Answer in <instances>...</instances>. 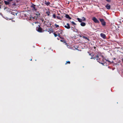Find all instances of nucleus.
<instances>
[{"mask_svg":"<svg viewBox=\"0 0 123 123\" xmlns=\"http://www.w3.org/2000/svg\"><path fill=\"white\" fill-rule=\"evenodd\" d=\"M53 17H54V18H55L56 17V15L55 14H54L53 15Z\"/></svg>","mask_w":123,"mask_h":123,"instance_id":"a878e982","label":"nucleus"},{"mask_svg":"<svg viewBox=\"0 0 123 123\" xmlns=\"http://www.w3.org/2000/svg\"><path fill=\"white\" fill-rule=\"evenodd\" d=\"M82 19H81L82 20V21H85L86 20V18L84 17H82Z\"/></svg>","mask_w":123,"mask_h":123,"instance_id":"6ab92c4d","label":"nucleus"},{"mask_svg":"<svg viewBox=\"0 0 123 123\" xmlns=\"http://www.w3.org/2000/svg\"><path fill=\"white\" fill-rule=\"evenodd\" d=\"M56 18H57L58 19H59L60 20H61L62 19V18H61L59 16H56Z\"/></svg>","mask_w":123,"mask_h":123,"instance_id":"f3484780","label":"nucleus"},{"mask_svg":"<svg viewBox=\"0 0 123 123\" xmlns=\"http://www.w3.org/2000/svg\"><path fill=\"white\" fill-rule=\"evenodd\" d=\"M71 27L72 30L73 31L74 30V28L73 27Z\"/></svg>","mask_w":123,"mask_h":123,"instance_id":"cd10ccee","label":"nucleus"},{"mask_svg":"<svg viewBox=\"0 0 123 123\" xmlns=\"http://www.w3.org/2000/svg\"><path fill=\"white\" fill-rule=\"evenodd\" d=\"M82 37L83 38L85 39H86L88 41H89L90 40L89 39V38H88L87 37H86L84 36H83Z\"/></svg>","mask_w":123,"mask_h":123,"instance_id":"4468645a","label":"nucleus"},{"mask_svg":"<svg viewBox=\"0 0 123 123\" xmlns=\"http://www.w3.org/2000/svg\"><path fill=\"white\" fill-rule=\"evenodd\" d=\"M32 59H31L30 60V61H32Z\"/></svg>","mask_w":123,"mask_h":123,"instance_id":"4c0bfd02","label":"nucleus"},{"mask_svg":"<svg viewBox=\"0 0 123 123\" xmlns=\"http://www.w3.org/2000/svg\"><path fill=\"white\" fill-rule=\"evenodd\" d=\"M99 20L101 22L102 25L103 26H105L106 25V22L103 19L100 18Z\"/></svg>","mask_w":123,"mask_h":123,"instance_id":"7ed1b4c3","label":"nucleus"},{"mask_svg":"<svg viewBox=\"0 0 123 123\" xmlns=\"http://www.w3.org/2000/svg\"><path fill=\"white\" fill-rule=\"evenodd\" d=\"M67 26L66 25H65L64 26V27L67 29H70V27L69 24L68 23H67Z\"/></svg>","mask_w":123,"mask_h":123,"instance_id":"1a4fd4ad","label":"nucleus"},{"mask_svg":"<svg viewBox=\"0 0 123 123\" xmlns=\"http://www.w3.org/2000/svg\"><path fill=\"white\" fill-rule=\"evenodd\" d=\"M105 62V60L104 58H100L99 60V62L102 64H103L104 63V62Z\"/></svg>","mask_w":123,"mask_h":123,"instance_id":"20e7f679","label":"nucleus"},{"mask_svg":"<svg viewBox=\"0 0 123 123\" xmlns=\"http://www.w3.org/2000/svg\"><path fill=\"white\" fill-rule=\"evenodd\" d=\"M67 63L70 64V62L69 61H67L65 64L66 65L67 64Z\"/></svg>","mask_w":123,"mask_h":123,"instance_id":"b1692460","label":"nucleus"},{"mask_svg":"<svg viewBox=\"0 0 123 123\" xmlns=\"http://www.w3.org/2000/svg\"><path fill=\"white\" fill-rule=\"evenodd\" d=\"M50 2L49 1L47 2L46 1H45L44 4L47 6L49 5L50 4Z\"/></svg>","mask_w":123,"mask_h":123,"instance_id":"9b49d317","label":"nucleus"},{"mask_svg":"<svg viewBox=\"0 0 123 123\" xmlns=\"http://www.w3.org/2000/svg\"><path fill=\"white\" fill-rule=\"evenodd\" d=\"M1 8V6H0V8Z\"/></svg>","mask_w":123,"mask_h":123,"instance_id":"58836bf2","label":"nucleus"},{"mask_svg":"<svg viewBox=\"0 0 123 123\" xmlns=\"http://www.w3.org/2000/svg\"><path fill=\"white\" fill-rule=\"evenodd\" d=\"M40 13H39V12H38L37 14H36V15H37L38 17L39 16H40Z\"/></svg>","mask_w":123,"mask_h":123,"instance_id":"393cba45","label":"nucleus"},{"mask_svg":"<svg viewBox=\"0 0 123 123\" xmlns=\"http://www.w3.org/2000/svg\"><path fill=\"white\" fill-rule=\"evenodd\" d=\"M46 13L47 14V15L49 16V15L50 12L49 11L47 12H46Z\"/></svg>","mask_w":123,"mask_h":123,"instance_id":"a211bd4d","label":"nucleus"},{"mask_svg":"<svg viewBox=\"0 0 123 123\" xmlns=\"http://www.w3.org/2000/svg\"><path fill=\"white\" fill-rule=\"evenodd\" d=\"M13 5L15 6L16 4L15 3H14V4H13Z\"/></svg>","mask_w":123,"mask_h":123,"instance_id":"473e14b6","label":"nucleus"},{"mask_svg":"<svg viewBox=\"0 0 123 123\" xmlns=\"http://www.w3.org/2000/svg\"><path fill=\"white\" fill-rule=\"evenodd\" d=\"M122 62L123 61V58L122 59Z\"/></svg>","mask_w":123,"mask_h":123,"instance_id":"e433bc0d","label":"nucleus"},{"mask_svg":"<svg viewBox=\"0 0 123 123\" xmlns=\"http://www.w3.org/2000/svg\"><path fill=\"white\" fill-rule=\"evenodd\" d=\"M30 18H31L30 19H31V18H34V17H31H31H30Z\"/></svg>","mask_w":123,"mask_h":123,"instance_id":"c9c22d12","label":"nucleus"},{"mask_svg":"<svg viewBox=\"0 0 123 123\" xmlns=\"http://www.w3.org/2000/svg\"><path fill=\"white\" fill-rule=\"evenodd\" d=\"M62 31H56L55 32V33L57 34L58 35V36L60 38L61 37H60V34H62Z\"/></svg>","mask_w":123,"mask_h":123,"instance_id":"0eeeda50","label":"nucleus"},{"mask_svg":"<svg viewBox=\"0 0 123 123\" xmlns=\"http://www.w3.org/2000/svg\"><path fill=\"white\" fill-rule=\"evenodd\" d=\"M105 7L108 10L110 9L111 8V6L110 5H109V4H107L105 6Z\"/></svg>","mask_w":123,"mask_h":123,"instance_id":"9d476101","label":"nucleus"},{"mask_svg":"<svg viewBox=\"0 0 123 123\" xmlns=\"http://www.w3.org/2000/svg\"><path fill=\"white\" fill-rule=\"evenodd\" d=\"M65 17L68 19H71V18L70 17V16L68 14H66L65 15Z\"/></svg>","mask_w":123,"mask_h":123,"instance_id":"f8f14e48","label":"nucleus"},{"mask_svg":"<svg viewBox=\"0 0 123 123\" xmlns=\"http://www.w3.org/2000/svg\"><path fill=\"white\" fill-rule=\"evenodd\" d=\"M80 25L82 26H84L86 25V24L83 22H81L80 23Z\"/></svg>","mask_w":123,"mask_h":123,"instance_id":"ddd939ff","label":"nucleus"},{"mask_svg":"<svg viewBox=\"0 0 123 123\" xmlns=\"http://www.w3.org/2000/svg\"><path fill=\"white\" fill-rule=\"evenodd\" d=\"M93 48L94 49H95L96 48V47L95 46H94Z\"/></svg>","mask_w":123,"mask_h":123,"instance_id":"72a5a7b5","label":"nucleus"},{"mask_svg":"<svg viewBox=\"0 0 123 123\" xmlns=\"http://www.w3.org/2000/svg\"><path fill=\"white\" fill-rule=\"evenodd\" d=\"M13 0H9V1H12Z\"/></svg>","mask_w":123,"mask_h":123,"instance_id":"f704fd0d","label":"nucleus"},{"mask_svg":"<svg viewBox=\"0 0 123 123\" xmlns=\"http://www.w3.org/2000/svg\"><path fill=\"white\" fill-rule=\"evenodd\" d=\"M2 3V1L1 0H0V4H1Z\"/></svg>","mask_w":123,"mask_h":123,"instance_id":"2f4dec72","label":"nucleus"},{"mask_svg":"<svg viewBox=\"0 0 123 123\" xmlns=\"http://www.w3.org/2000/svg\"><path fill=\"white\" fill-rule=\"evenodd\" d=\"M77 19L78 21L80 22H81L82 21V20L79 18H78Z\"/></svg>","mask_w":123,"mask_h":123,"instance_id":"dca6fc26","label":"nucleus"},{"mask_svg":"<svg viewBox=\"0 0 123 123\" xmlns=\"http://www.w3.org/2000/svg\"><path fill=\"white\" fill-rule=\"evenodd\" d=\"M107 2H110L111 1L110 0H106Z\"/></svg>","mask_w":123,"mask_h":123,"instance_id":"c756f323","label":"nucleus"},{"mask_svg":"<svg viewBox=\"0 0 123 123\" xmlns=\"http://www.w3.org/2000/svg\"><path fill=\"white\" fill-rule=\"evenodd\" d=\"M4 2L5 4L6 5H8L10 4V2L9 1H7L5 0L4 1Z\"/></svg>","mask_w":123,"mask_h":123,"instance_id":"2eb2a0df","label":"nucleus"},{"mask_svg":"<svg viewBox=\"0 0 123 123\" xmlns=\"http://www.w3.org/2000/svg\"><path fill=\"white\" fill-rule=\"evenodd\" d=\"M53 34H54L55 37H56L57 36H58V35L56 33H55V32L54 33H53Z\"/></svg>","mask_w":123,"mask_h":123,"instance_id":"412c9836","label":"nucleus"},{"mask_svg":"<svg viewBox=\"0 0 123 123\" xmlns=\"http://www.w3.org/2000/svg\"><path fill=\"white\" fill-rule=\"evenodd\" d=\"M78 31V30L77 29H74V30L73 31H74L76 32H77Z\"/></svg>","mask_w":123,"mask_h":123,"instance_id":"c85d7f7f","label":"nucleus"},{"mask_svg":"<svg viewBox=\"0 0 123 123\" xmlns=\"http://www.w3.org/2000/svg\"><path fill=\"white\" fill-rule=\"evenodd\" d=\"M107 61H108L109 62H111L109 60H106Z\"/></svg>","mask_w":123,"mask_h":123,"instance_id":"7c9ffc66","label":"nucleus"},{"mask_svg":"<svg viewBox=\"0 0 123 123\" xmlns=\"http://www.w3.org/2000/svg\"><path fill=\"white\" fill-rule=\"evenodd\" d=\"M100 36L101 37L104 39H106V37L105 35L103 33H101L100 34Z\"/></svg>","mask_w":123,"mask_h":123,"instance_id":"6e6552de","label":"nucleus"},{"mask_svg":"<svg viewBox=\"0 0 123 123\" xmlns=\"http://www.w3.org/2000/svg\"><path fill=\"white\" fill-rule=\"evenodd\" d=\"M12 14L15 15H17V13H14V12H12Z\"/></svg>","mask_w":123,"mask_h":123,"instance_id":"bb28decb","label":"nucleus"},{"mask_svg":"<svg viewBox=\"0 0 123 123\" xmlns=\"http://www.w3.org/2000/svg\"><path fill=\"white\" fill-rule=\"evenodd\" d=\"M54 25L55 26V27L56 28H57L59 27V25H57L56 24H55Z\"/></svg>","mask_w":123,"mask_h":123,"instance_id":"4be33fe9","label":"nucleus"},{"mask_svg":"<svg viewBox=\"0 0 123 123\" xmlns=\"http://www.w3.org/2000/svg\"><path fill=\"white\" fill-rule=\"evenodd\" d=\"M71 23H72L74 25H76V24L74 21H72L71 22Z\"/></svg>","mask_w":123,"mask_h":123,"instance_id":"5701e85b","label":"nucleus"},{"mask_svg":"<svg viewBox=\"0 0 123 123\" xmlns=\"http://www.w3.org/2000/svg\"><path fill=\"white\" fill-rule=\"evenodd\" d=\"M91 59H96L97 61L98 62H99L100 58L99 57L98 55H95V54H94V55H92V57L91 58Z\"/></svg>","mask_w":123,"mask_h":123,"instance_id":"f257e3e1","label":"nucleus"},{"mask_svg":"<svg viewBox=\"0 0 123 123\" xmlns=\"http://www.w3.org/2000/svg\"><path fill=\"white\" fill-rule=\"evenodd\" d=\"M49 33H51V32H53V30L52 29L51 30H49Z\"/></svg>","mask_w":123,"mask_h":123,"instance_id":"aec40b11","label":"nucleus"},{"mask_svg":"<svg viewBox=\"0 0 123 123\" xmlns=\"http://www.w3.org/2000/svg\"><path fill=\"white\" fill-rule=\"evenodd\" d=\"M38 26L39 27H37L36 28L37 31L39 32H42V28L40 27V25H38Z\"/></svg>","mask_w":123,"mask_h":123,"instance_id":"39448f33","label":"nucleus"},{"mask_svg":"<svg viewBox=\"0 0 123 123\" xmlns=\"http://www.w3.org/2000/svg\"><path fill=\"white\" fill-rule=\"evenodd\" d=\"M36 6V5L33 4H32V6H31L32 10L33 11H36L37 10V8Z\"/></svg>","mask_w":123,"mask_h":123,"instance_id":"f03ea898","label":"nucleus"},{"mask_svg":"<svg viewBox=\"0 0 123 123\" xmlns=\"http://www.w3.org/2000/svg\"><path fill=\"white\" fill-rule=\"evenodd\" d=\"M92 19L95 23H99V21L95 17H93Z\"/></svg>","mask_w":123,"mask_h":123,"instance_id":"423d86ee","label":"nucleus"}]
</instances>
